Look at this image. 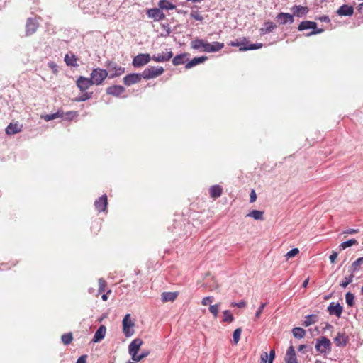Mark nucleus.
<instances>
[{"mask_svg": "<svg viewBox=\"0 0 363 363\" xmlns=\"http://www.w3.org/2000/svg\"><path fill=\"white\" fill-rule=\"evenodd\" d=\"M38 27V25L37 22L32 18H29L27 21L26 26V34L28 35L33 34L37 30Z\"/></svg>", "mask_w": 363, "mask_h": 363, "instance_id": "nucleus-22", "label": "nucleus"}, {"mask_svg": "<svg viewBox=\"0 0 363 363\" xmlns=\"http://www.w3.org/2000/svg\"><path fill=\"white\" fill-rule=\"evenodd\" d=\"M358 232H359V229L350 228V229H347L345 231H344V233H345V234H354V233H357Z\"/></svg>", "mask_w": 363, "mask_h": 363, "instance_id": "nucleus-59", "label": "nucleus"}, {"mask_svg": "<svg viewBox=\"0 0 363 363\" xmlns=\"http://www.w3.org/2000/svg\"><path fill=\"white\" fill-rule=\"evenodd\" d=\"M348 337L343 333H338L334 339L335 344L338 347H344L347 345Z\"/></svg>", "mask_w": 363, "mask_h": 363, "instance_id": "nucleus-20", "label": "nucleus"}, {"mask_svg": "<svg viewBox=\"0 0 363 363\" xmlns=\"http://www.w3.org/2000/svg\"><path fill=\"white\" fill-rule=\"evenodd\" d=\"M106 281L104 279H99V292L102 293L105 291V288L106 287Z\"/></svg>", "mask_w": 363, "mask_h": 363, "instance_id": "nucleus-49", "label": "nucleus"}, {"mask_svg": "<svg viewBox=\"0 0 363 363\" xmlns=\"http://www.w3.org/2000/svg\"><path fill=\"white\" fill-rule=\"evenodd\" d=\"M108 199L106 195H103L94 202V206L99 212L105 211L107 208Z\"/></svg>", "mask_w": 363, "mask_h": 363, "instance_id": "nucleus-13", "label": "nucleus"}, {"mask_svg": "<svg viewBox=\"0 0 363 363\" xmlns=\"http://www.w3.org/2000/svg\"><path fill=\"white\" fill-rule=\"evenodd\" d=\"M142 74H130L126 75L123 78V83L126 86H130L132 84H135L140 82L142 78Z\"/></svg>", "mask_w": 363, "mask_h": 363, "instance_id": "nucleus-10", "label": "nucleus"}, {"mask_svg": "<svg viewBox=\"0 0 363 363\" xmlns=\"http://www.w3.org/2000/svg\"><path fill=\"white\" fill-rule=\"evenodd\" d=\"M354 13V9L352 6L344 4L341 6L339 9L337 11V13L339 16H352Z\"/></svg>", "mask_w": 363, "mask_h": 363, "instance_id": "nucleus-18", "label": "nucleus"}, {"mask_svg": "<svg viewBox=\"0 0 363 363\" xmlns=\"http://www.w3.org/2000/svg\"><path fill=\"white\" fill-rule=\"evenodd\" d=\"M190 16L196 21H202L203 20V16L198 11H191Z\"/></svg>", "mask_w": 363, "mask_h": 363, "instance_id": "nucleus-45", "label": "nucleus"}, {"mask_svg": "<svg viewBox=\"0 0 363 363\" xmlns=\"http://www.w3.org/2000/svg\"><path fill=\"white\" fill-rule=\"evenodd\" d=\"M299 253V250L298 248H294L292 250H291L290 251H289L286 254V257L287 259L291 258V257H295L296 255H297Z\"/></svg>", "mask_w": 363, "mask_h": 363, "instance_id": "nucleus-48", "label": "nucleus"}, {"mask_svg": "<svg viewBox=\"0 0 363 363\" xmlns=\"http://www.w3.org/2000/svg\"><path fill=\"white\" fill-rule=\"evenodd\" d=\"M263 215H264V212L263 211H258V210H253V211H250L247 215V217H252L255 220H262L264 219Z\"/></svg>", "mask_w": 363, "mask_h": 363, "instance_id": "nucleus-31", "label": "nucleus"}, {"mask_svg": "<svg viewBox=\"0 0 363 363\" xmlns=\"http://www.w3.org/2000/svg\"><path fill=\"white\" fill-rule=\"evenodd\" d=\"M316 26H317V24L315 22L305 21H302L299 24L298 29V30H307V29L315 30L316 28Z\"/></svg>", "mask_w": 363, "mask_h": 363, "instance_id": "nucleus-26", "label": "nucleus"}, {"mask_svg": "<svg viewBox=\"0 0 363 363\" xmlns=\"http://www.w3.org/2000/svg\"><path fill=\"white\" fill-rule=\"evenodd\" d=\"M173 57V53L172 51L162 52V53H158L157 55H154L152 57V60L157 62H163L169 61Z\"/></svg>", "mask_w": 363, "mask_h": 363, "instance_id": "nucleus-11", "label": "nucleus"}, {"mask_svg": "<svg viewBox=\"0 0 363 363\" xmlns=\"http://www.w3.org/2000/svg\"><path fill=\"white\" fill-rule=\"evenodd\" d=\"M242 333V329L240 328H238L235 329L233 332V342L235 345H237L240 340V335Z\"/></svg>", "mask_w": 363, "mask_h": 363, "instance_id": "nucleus-40", "label": "nucleus"}, {"mask_svg": "<svg viewBox=\"0 0 363 363\" xmlns=\"http://www.w3.org/2000/svg\"><path fill=\"white\" fill-rule=\"evenodd\" d=\"M224 48V43L218 41L211 43V52H218Z\"/></svg>", "mask_w": 363, "mask_h": 363, "instance_id": "nucleus-34", "label": "nucleus"}, {"mask_svg": "<svg viewBox=\"0 0 363 363\" xmlns=\"http://www.w3.org/2000/svg\"><path fill=\"white\" fill-rule=\"evenodd\" d=\"M188 54L183 53L176 55L172 60V64L174 66H178L184 64L188 60Z\"/></svg>", "mask_w": 363, "mask_h": 363, "instance_id": "nucleus-25", "label": "nucleus"}, {"mask_svg": "<svg viewBox=\"0 0 363 363\" xmlns=\"http://www.w3.org/2000/svg\"><path fill=\"white\" fill-rule=\"evenodd\" d=\"M143 342L140 338H136L133 340L131 343L129 345L128 347V352L129 354L132 357V359L136 356V354L138 353V351L140 350V348L141 345H143Z\"/></svg>", "mask_w": 363, "mask_h": 363, "instance_id": "nucleus-7", "label": "nucleus"}, {"mask_svg": "<svg viewBox=\"0 0 363 363\" xmlns=\"http://www.w3.org/2000/svg\"><path fill=\"white\" fill-rule=\"evenodd\" d=\"M229 45H231V46L238 47V46L242 45L243 43H240L238 41H236V42L232 41V42L230 43Z\"/></svg>", "mask_w": 363, "mask_h": 363, "instance_id": "nucleus-62", "label": "nucleus"}, {"mask_svg": "<svg viewBox=\"0 0 363 363\" xmlns=\"http://www.w3.org/2000/svg\"><path fill=\"white\" fill-rule=\"evenodd\" d=\"M315 347L320 353H328L330 351L331 342L326 337L322 336L317 339Z\"/></svg>", "mask_w": 363, "mask_h": 363, "instance_id": "nucleus-3", "label": "nucleus"}, {"mask_svg": "<svg viewBox=\"0 0 363 363\" xmlns=\"http://www.w3.org/2000/svg\"><path fill=\"white\" fill-rule=\"evenodd\" d=\"M62 342L64 345H69L72 342L73 340L72 333H65L61 336Z\"/></svg>", "mask_w": 363, "mask_h": 363, "instance_id": "nucleus-36", "label": "nucleus"}, {"mask_svg": "<svg viewBox=\"0 0 363 363\" xmlns=\"http://www.w3.org/2000/svg\"><path fill=\"white\" fill-rule=\"evenodd\" d=\"M262 43L250 44L248 47H242L240 48V51H245L248 50H256L262 48Z\"/></svg>", "mask_w": 363, "mask_h": 363, "instance_id": "nucleus-41", "label": "nucleus"}, {"mask_svg": "<svg viewBox=\"0 0 363 363\" xmlns=\"http://www.w3.org/2000/svg\"><path fill=\"white\" fill-rule=\"evenodd\" d=\"M291 11H293V16L303 17L308 13V8L300 5H295L291 8Z\"/></svg>", "mask_w": 363, "mask_h": 363, "instance_id": "nucleus-16", "label": "nucleus"}, {"mask_svg": "<svg viewBox=\"0 0 363 363\" xmlns=\"http://www.w3.org/2000/svg\"><path fill=\"white\" fill-rule=\"evenodd\" d=\"M358 242L355 239H350L340 244V247L341 250H345L347 247H351L354 245H357Z\"/></svg>", "mask_w": 363, "mask_h": 363, "instance_id": "nucleus-37", "label": "nucleus"}, {"mask_svg": "<svg viewBox=\"0 0 363 363\" xmlns=\"http://www.w3.org/2000/svg\"><path fill=\"white\" fill-rule=\"evenodd\" d=\"M269 361H268V363H272L274 359V357H275V352L274 350H271L270 352H269Z\"/></svg>", "mask_w": 363, "mask_h": 363, "instance_id": "nucleus-60", "label": "nucleus"}, {"mask_svg": "<svg viewBox=\"0 0 363 363\" xmlns=\"http://www.w3.org/2000/svg\"><path fill=\"white\" fill-rule=\"evenodd\" d=\"M87 355H82L79 357L76 363H86Z\"/></svg>", "mask_w": 363, "mask_h": 363, "instance_id": "nucleus-58", "label": "nucleus"}, {"mask_svg": "<svg viewBox=\"0 0 363 363\" xmlns=\"http://www.w3.org/2000/svg\"><path fill=\"white\" fill-rule=\"evenodd\" d=\"M23 125L18 123H11L6 128V133L7 135H14L22 131Z\"/></svg>", "mask_w": 363, "mask_h": 363, "instance_id": "nucleus-14", "label": "nucleus"}, {"mask_svg": "<svg viewBox=\"0 0 363 363\" xmlns=\"http://www.w3.org/2000/svg\"><path fill=\"white\" fill-rule=\"evenodd\" d=\"M285 360L286 363H298L296 359V352L293 346H290L288 348L286 354Z\"/></svg>", "mask_w": 363, "mask_h": 363, "instance_id": "nucleus-19", "label": "nucleus"}, {"mask_svg": "<svg viewBox=\"0 0 363 363\" xmlns=\"http://www.w3.org/2000/svg\"><path fill=\"white\" fill-rule=\"evenodd\" d=\"M159 8L162 9L172 10L175 9V5L168 0H160L158 3Z\"/></svg>", "mask_w": 363, "mask_h": 363, "instance_id": "nucleus-29", "label": "nucleus"}, {"mask_svg": "<svg viewBox=\"0 0 363 363\" xmlns=\"http://www.w3.org/2000/svg\"><path fill=\"white\" fill-rule=\"evenodd\" d=\"M269 361V354L267 352H264L261 354L260 357V363H268Z\"/></svg>", "mask_w": 363, "mask_h": 363, "instance_id": "nucleus-53", "label": "nucleus"}, {"mask_svg": "<svg viewBox=\"0 0 363 363\" xmlns=\"http://www.w3.org/2000/svg\"><path fill=\"white\" fill-rule=\"evenodd\" d=\"M123 331L126 337H130L134 334V330L132 328L134 326V322L130 319V315L126 314L123 319Z\"/></svg>", "mask_w": 363, "mask_h": 363, "instance_id": "nucleus-4", "label": "nucleus"}, {"mask_svg": "<svg viewBox=\"0 0 363 363\" xmlns=\"http://www.w3.org/2000/svg\"><path fill=\"white\" fill-rule=\"evenodd\" d=\"M250 203H253L256 201L257 199V195H256V193L255 191V190H252L251 192H250Z\"/></svg>", "mask_w": 363, "mask_h": 363, "instance_id": "nucleus-55", "label": "nucleus"}, {"mask_svg": "<svg viewBox=\"0 0 363 363\" xmlns=\"http://www.w3.org/2000/svg\"><path fill=\"white\" fill-rule=\"evenodd\" d=\"M62 115L60 114L59 112L57 113H52V114H48V115H45V116H43V118L46 121H51V120H54L60 116H61Z\"/></svg>", "mask_w": 363, "mask_h": 363, "instance_id": "nucleus-50", "label": "nucleus"}, {"mask_svg": "<svg viewBox=\"0 0 363 363\" xmlns=\"http://www.w3.org/2000/svg\"><path fill=\"white\" fill-rule=\"evenodd\" d=\"M49 67L52 69L53 72L55 74H56L57 72V65L53 62H49Z\"/></svg>", "mask_w": 363, "mask_h": 363, "instance_id": "nucleus-56", "label": "nucleus"}, {"mask_svg": "<svg viewBox=\"0 0 363 363\" xmlns=\"http://www.w3.org/2000/svg\"><path fill=\"white\" fill-rule=\"evenodd\" d=\"M106 333V328L104 325H101L98 330L96 331L93 342H100L101 340H103L105 337Z\"/></svg>", "mask_w": 363, "mask_h": 363, "instance_id": "nucleus-23", "label": "nucleus"}, {"mask_svg": "<svg viewBox=\"0 0 363 363\" xmlns=\"http://www.w3.org/2000/svg\"><path fill=\"white\" fill-rule=\"evenodd\" d=\"M125 91L123 86L121 85H114L107 88L106 93L114 96H119Z\"/></svg>", "mask_w": 363, "mask_h": 363, "instance_id": "nucleus-17", "label": "nucleus"}, {"mask_svg": "<svg viewBox=\"0 0 363 363\" xmlns=\"http://www.w3.org/2000/svg\"><path fill=\"white\" fill-rule=\"evenodd\" d=\"M276 19L279 24L292 23L294 21L293 15L288 13L281 12L277 14Z\"/></svg>", "mask_w": 363, "mask_h": 363, "instance_id": "nucleus-12", "label": "nucleus"}, {"mask_svg": "<svg viewBox=\"0 0 363 363\" xmlns=\"http://www.w3.org/2000/svg\"><path fill=\"white\" fill-rule=\"evenodd\" d=\"M76 84L82 92L86 91L91 86L93 85L90 78L82 76L77 79Z\"/></svg>", "mask_w": 363, "mask_h": 363, "instance_id": "nucleus-8", "label": "nucleus"}, {"mask_svg": "<svg viewBox=\"0 0 363 363\" xmlns=\"http://www.w3.org/2000/svg\"><path fill=\"white\" fill-rule=\"evenodd\" d=\"M107 76L108 72L106 70L96 68L93 69L91 72L90 79L93 84L100 85L103 83Z\"/></svg>", "mask_w": 363, "mask_h": 363, "instance_id": "nucleus-1", "label": "nucleus"}, {"mask_svg": "<svg viewBox=\"0 0 363 363\" xmlns=\"http://www.w3.org/2000/svg\"><path fill=\"white\" fill-rule=\"evenodd\" d=\"M92 96V92H84L82 96L77 99V101H84L87 99H91Z\"/></svg>", "mask_w": 363, "mask_h": 363, "instance_id": "nucleus-46", "label": "nucleus"}, {"mask_svg": "<svg viewBox=\"0 0 363 363\" xmlns=\"http://www.w3.org/2000/svg\"><path fill=\"white\" fill-rule=\"evenodd\" d=\"M164 72L162 67H150L143 70L142 77L145 79H153L160 76Z\"/></svg>", "mask_w": 363, "mask_h": 363, "instance_id": "nucleus-2", "label": "nucleus"}, {"mask_svg": "<svg viewBox=\"0 0 363 363\" xmlns=\"http://www.w3.org/2000/svg\"><path fill=\"white\" fill-rule=\"evenodd\" d=\"M214 301V297L213 296H206V297H204L202 301H201V304L203 306H207L208 304H211Z\"/></svg>", "mask_w": 363, "mask_h": 363, "instance_id": "nucleus-51", "label": "nucleus"}, {"mask_svg": "<svg viewBox=\"0 0 363 363\" xmlns=\"http://www.w3.org/2000/svg\"><path fill=\"white\" fill-rule=\"evenodd\" d=\"M211 43L207 42L206 40L204 41L203 46L202 48V51L206 52H211Z\"/></svg>", "mask_w": 363, "mask_h": 363, "instance_id": "nucleus-54", "label": "nucleus"}, {"mask_svg": "<svg viewBox=\"0 0 363 363\" xmlns=\"http://www.w3.org/2000/svg\"><path fill=\"white\" fill-rule=\"evenodd\" d=\"M267 306V303H262L261 304V306H259L258 311H257V313H255V318H259L264 307Z\"/></svg>", "mask_w": 363, "mask_h": 363, "instance_id": "nucleus-52", "label": "nucleus"}, {"mask_svg": "<svg viewBox=\"0 0 363 363\" xmlns=\"http://www.w3.org/2000/svg\"><path fill=\"white\" fill-rule=\"evenodd\" d=\"M108 69L109 72L111 73L110 77H118L125 72V68L118 65L115 62H110L108 65Z\"/></svg>", "mask_w": 363, "mask_h": 363, "instance_id": "nucleus-9", "label": "nucleus"}, {"mask_svg": "<svg viewBox=\"0 0 363 363\" xmlns=\"http://www.w3.org/2000/svg\"><path fill=\"white\" fill-rule=\"evenodd\" d=\"M337 257V253L336 252H333L332 254L330 255L329 258L332 263L335 262Z\"/></svg>", "mask_w": 363, "mask_h": 363, "instance_id": "nucleus-57", "label": "nucleus"}, {"mask_svg": "<svg viewBox=\"0 0 363 363\" xmlns=\"http://www.w3.org/2000/svg\"><path fill=\"white\" fill-rule=\"evenodd\" d=\"M204 41H205V40H203V39H199V38L194 39L191 43V48H193L194 50L202 49L203 46Z\"/></svg>", "mask_w": 363, "mask_h": 363, "instance_id": "nucleus-33", "label": "nucleus"}, {"mask_svg": "<svg viewBox=\"0 0 363 363\" xmlns=\"http://www.w3.org/2000/svg\"><path fill=\"white\" fill-rule=\"evenodd\" d=\"M178 296L177 292H164L162 294V300L163 303L174 301Z\"/></svg>", "mask_w": 363, "mask_h": 363, "instance_id": "nucleus-27", "label": "nucleus"}, {"mask_svg": "<svg viewBox=\"0 0 363 363\" xmlns=\"http://www.w3.org/2000/svg\"><path fill=\"white\" fill-rule=\"evenodd\" d=\"M342 307L339 303H331L328 307V311L330 315H335L337 318L341 316Z\"/></svg>", "mask_w": 363, "mask_h": 363, "instance_id": "nucleus-15", "label": "nucleus"}, {"mask_svg": "<svg viewBox=\"0 0 363 363\" xmlns=\"http://www.w3.org/2000/svg\"><path fill=\"white\" fill-rule=\"evenodd\" d=\"M223 189L220 185H213L209 189L210 196L216 199L220 197L223 194Z\"/></svg>", "mask_w": 363, "mask_h": 363, "instance_id": "nucleus-21", "label": "nucleus"}, {"mask_svg": "<svg viewBox=\"0 0 363 363\" xmlns=\"http://www.w3.org/2000/svg\"><path fill=\"white\" fill-rule=\"evenodd\" d=\"M345 299L348 306H352L354 305V296L352 293L347 292L345 295Z\"/></svg>", "mask_w": 363, "mask_h": 363, "instance_id": "nucleus-43", "label": "nucleus"}, {"mask_svg": "<svg viewBox=\"0 0 363 363\" xmlns=\"http://www.w3.org/2000/svg\"><path fill=\"white\" fill-rule=\"evenodd\" d=\"M77 58L72 53L66 54L65 56V62H66L67 65H68V66H72V67L77 66Z\"/></svg>", "mask_w": 363, "mask_h": 363, "instance_id": "nucleus-28", "label": "nucleus"}, {"mask_svg": "<svg viewBox=\"0 0 363 363\" xmlns=\"http://www.w3.org/2000/svg\"><path fill=\"white\" fill-rule=\"evenodd\" d=\"M234 320L233 315L228 310H225L223 311V322L231 323Z\"/></svg>", "mask_w": 363, "mask_h": 363, "instance_id": "nucleus-39", "label": "nucleus"}, {"mask_svg": "<svg viewBox=\"0 0 363 363\" xmlns=\"http://www.w3.org/2000/svg\"><path fill=\"white\" fill-rule=\"evenodd\" d=\"M111 292V291L108 290L106 294L102 295V296H101L102 300L104 301H107V299H108V294H110Z\"/></svg>", "mask_w": 363, "mask_h": 363, "instance_id": "nucleus-64", "label": "nucleus"}, {"mask_svg": "<svg viewBox=\"0 0 363 363\" xmlns=\"http://www.w3.org/2000/svg\"><path fill=\"white\" fill-rule=\"evenodd\" d=\"M236 306L240 308H245L246 306V302L245 301H241L236 303Z\"/></svg>", "mask_w": 363, "mask_h": 363, "instance_id": "nucleus-61", "label": "nucleus"}, {"mask_svg": "<svg viewBox=\"0 0 363 363\" xmlns=\"http://www.w3.org/2000/svg\"><path fill=\"white\" fill-rule=\"evenodd\" d=\"M150 60L152 57L150 54H139L133 58L132 64L135 67H140L147 65Z\"/></svg>", "mask_w": 363, "mask_h": 363, "instance_id": "nucleus-5", "label": "nucleus"}, {"mask_svg": "<svg viewBox=\"0 0 363 363\" xmlns=\"http://www.w3.org/2000/svg\"><path fill=\"white\" fill-rule=\"evenodd\" d=\"M363 263V257L358 258L355 262H354L352 264V271L355 272L358 270L360 265Z\"/></svg>", "mask_w": 363, "mask_h": 363, "instance_id": "nucleus-44", "label": "nucleus"}, {"mask_svg": "<svg viewBox=\"0 0 363 363\" xmlns=\"http://www.w3.org/2000/svg\"><path fill=\"white\" fill-rule=\"evenodd\" d=\"M146 13L148 18L153 19L155 21H160L165 18V14L160 8L147 9Z\"/></svg>", "mask_w": 363, "mask_h": 363, "instance_id": "nucleus-6", "label": "nucleus"}, {"mask_svg": "<svg viewBox=\"0 0 363 363\" xmlns=\"http://www.w3.org/2000/svg\"><path fill=\"white\" fill-rule=\"evenodd\" d=\"M322 31H323V29H318L316 30H313L312 32L310 33V34H308V35L320 33Z\"/></svg>", "mask_w": 363, "mask_h": 363, "instance_id": "nucleus-63", "label": "nucleus"}, {"mask_svg": "<svg viewBox=\"0 0 363 363\" xmlns=\"http://www.w3.org/2000/svg\"><path fill=\"white\" fill-rule=\"evenodd\" d=\"M292 333L296 338H303L306 335V331L301 328L296 327L292 330Z\"/></svg>", "mask_w": 363, "mask_h": 363, "instance_id": "nucleus-35", "label": "nucleus"}, {"mask_svg": "<svg viewBox=\"0 0 363 363\" xmlns=\"http://www.w3.org/2000/svg\"><path fill=\"white\" fill-rule=\"evenodd\" d=\"M354 275L352 274L349 277H345L344 280L340 284L342 288H346L353 280Z\"/></svg>", "mask_w": 363, "mask_h": 363, "instance_id": "nucleus-42", "label": "nucleus"}, {"mask_svg": "<svg viewBox=\"0 0 363 363\" xmlns=\"http://www.w3.org/2000/svg\"><path fill=\"white\" fill-rule=\"evenodd\" d=\"M264 26V28H262L260 29V31L262 33H269L277 28V25L272 21L265 22Z\"/></svg>", "mask_w": 363, "mask_h": 363, "instance_id": "nucleus-30", "label": "nucleus"}, {"mask_svg": "<svg viewBox=\"0 0 363 363\" xmlns=\"http://www.w3.org/2000/svg\"><path fill=\"white\" fill-rule=\"evenodd\" d=\"M207 59H208V57L206 56L194 57L186 64L185 68L186 69H191V67H193L199 64L204 62L206 60H207Z\"/></svg>", "mask_w": 363, "mask_h": 363, "instance_id": "nucleus-24", "label": "nucleus"}, {"mask_svg": "<svg viewBox=\"0 0 363 363\" xmlns=\"http://www.w3.org/2000/svg\"><path fill=\"white\" fill-rule=\"evenodd\" d=\"M150 354L149 351H143L140 354H137L136 356L133 359L135 362H139L142 359L147 357Z\"/></svg>", "mask_w": 363, "mask_h": 363, "instance_id": "nucleus-47", "label": "nucleus"}, {"mask_svg": "<svg viewBox=\"0 0 363 363\" xmlns=\"http://www.w3.org/2000/svg\"><path fill=\"white\" fill-rule=\"evenodd\" d=\"M220 303H216L214 305H211L209 307V311L212 313L214 318H217L220 309Z\"/></svg>", "mask_w": 363, "mask_h": 363, "instance_id": "nucleus-38", "label": "nucleus"}, {"mask_svg": "<svg viewBox=\"0 0 363 363\" xmlns=\"http://www.w3.org/2000/svg\"><path fill=\"white\" fill-rule=\"evenodd\" d=\"M318 320V317L316 315H309L308 316L306 317L305 318V320L303 323V325L305 326V327H308L312 324H314L315 323H316Z\"/></svg>", "mask_w": 363, "mask_h": 363, "instance_id": "nucleus-32", "label": "nucleus"}]
</instances>
